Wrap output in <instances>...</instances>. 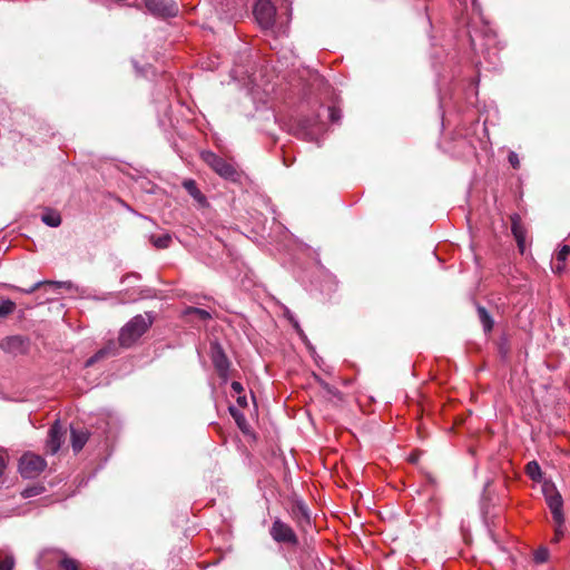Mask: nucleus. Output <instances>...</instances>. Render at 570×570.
Wrapping results in <instances>:
<instances>
[{"label": "nucleus", "instance_id": "bb28decb", "mask_svg": "<svg viewBox=\"0 0 570 570\" xmlns=\"http://www.w3.org/2000/svg\"><path fill=\"white\" fill-rule=\"evenodd\" d=\"M327 111L332 122H337L342 117L340 109L336 107H328Z\"/></svg>", "mask_w": 570, "mask_h": 570}, {"label": "nucleus", "instance_id": "393cba45", "mask_svg": "<svg viewBox=\"0 0 570 570\" xmlns=\"http://www.w3.org/2000/svg\"><path fill=\"white\" fill-rule=\"evenodd\" d=\"M563 523L564 522L554 523L556 527H554V535L552 538V542L557 543L562 538V535H563Z\"/></svg>", "mask_w": 570, "mask_h": 570}, {"label": "nucleus", "instance_id": "4c0bfd02", "mask_svg": "<svg viewBox=\"0 0 570 570\" xmlns=\"http://www.w3.org/2000/svg\"><path fill=\"white\" fill-rule=\"evenodd\" d=\"M429 482H430V488L432 487V484L434 483V481L432 480V478L430 476L429 479Z\"/></svg>", "mask_w": 570, "mask_h": 570}, {"label": "nucleus", "instance_id": "2f4dec72", "mask_svg": "<svg viewBox=\"0 0 570 570\" xmlns=\"http://www.w3.org/2000/svg\"><path fill=\"white\" fill-rule=\"evenodd\" d=\"M423 455V452H415V453H412L410 456H409V460L410 462L412 463H417L419 462V459L420 456Z\"/></svg>", "mask_w": 570, "mask_h": 570}, {"label": "nucleus", "instance_id": "c85d7f7f", "mask_svg": "<svg viewBox=\"0 0 570 570\" xmlns=\"http://www.w3.org/2000/svg\"><path fill=\"white\" fill-rule=\"evenodd\" d=\"M508 160L510 163V165L514 168V169H518L520 167V159L517 155V153L514 151H510L509 153V156H508Z\"/></svg>", "mask_w": 570, "mask_h": 570}, {"label": "nucleus", "instance_id": "9d476101", "mask_svg": "<svg viewBox=\"0 0 570 570\" xmlns=\"http://www.w3.org/2000/svg\"><path fill=\"white\" fill-rule=\"evenodd\" d=\"M212 361L218 375L226 381L228 379L229 361L220 346L213 347Z\"/></svg>", "mask_w": 570, "mask_h": 570}, {"label": "nucleus", "instance_id": "4468645a", "mask_svg": "<svg viewBox=\"0 0 570 570\" xmlns=\"http://www.w3.org/2000/svg\"><path fill=\"white\" fill-rule=\"evenodd\" d=\"M183 187L186 189V191L199 204L204 205L206 204V197L202 194V191L198 189L196 181L193 179H185L183 181Z\"/></svg>", "mask_w": 570, "mask_h": 570}, {"label": "nucleus", "instance_id": "c756f323", "mask_svg": "<svg viewBox=\"0 0 570 570\" xmlns=\"http://www.w3.org/2000/svg\"><path fill=\"white\" fill-rule=\"evenodd\" d=\"M564 269H566V262L556 261V263H553V265H552V271L557 274L563 273Z\"/></svg>", "mask_w": 570, "mask_h": 570}, {"label": "nucleus", "instance_id": "a878e982", "mask_svg": "<svg viewBox=\"0 0 570 570\" xmlns=\"http://www.w3.org/2000/svg\"><path fill=\"white\" fill-rule=\"evenodd\" d=\"M549 553L547 549H539L534 554V560L538 563H543L548 560Z\"/></svg>", "mask_w": 570, "mask_h": 570}, {"label": "nucleus", "instance_id": "f8f14e48", "mask_svg": "<svg viewBox=\"0 0 570 570\" xmlns=\"http://www.w3.org/2000/svg\"><path fill=\"white\" fill-rule=\"evenodd\" d=\"M88 438L89 433L86 430L71 429V445L76 453L82 450Z\"/></svg>", "mask_w": 570, "mask_h": 570}, {"label": "nucleus", "instance_id": "b1692460", "mask_svg": "<svg viewBox=\"0 0 570 570\" xmlns=\"http://www.w3.org/2000/svg\"><path fill=\"white\" fill-rule=\"evenodd\" d=\"M63 570H78V564L73 559L65 558L60 562Z\"/></svg>", "mask_w": 570, "mask_h": 570}, {"label": "nucleus", "instance_id": "39448f33", "mask_svg": "<svg viewBox=\"0 0 570 570\" xmlns=\"http://www.w3.org/2000/svg\"><path fill=\"white\" fill-rule=\"evenodd\" d=\"M254 16L262 28L269 29L275 22L276 8L271 0H257L254 7Z\"/></svg>", "mask_w": 570, "mask_h": 570}, {"label": "nucleus", "instance_id": "6ab92c4d", "mask_svg": "<svg viewBox=\"0 0 570 570\" xmlns=\"http://www.w3.org/2000/svg\"><path fill=\"white\" fill-rule=\"evenodd\" d=\"M229 413H230L232 417L235 420L238 428L244 431L247 425V421H246V417L243 414V412L234 406H230Z\"/></svg>", "mask_w": 570, "mask_h": 570}, {"label": "nucleus", "instance_id": "473e14b6", "mask_svg": "<svg viewBox=\"0 0 570 570\" xmlns=\"http://www.w3.org/2000/svg\"><path fill=\"white\" fill-rule=\"evenodd\" d=\"M237 403H238V405H239V406L245 407V406L247 405L246 396H240V395H239V396L237 397Z\"/></svg>", "mask_w": 570, "mask_h": 570}, {"label": "nucleus", "instance_id": "e433bc0d", "mask_svg": "<svg viewBox=\"0 0 570 570\" xmlns=\"http://www.w3.org/2000/svg\"><path fill=\"white\" fill-rule=\"evenodd\" d=\"M4 468H6L4 459L2 456H0V476L2 475Z\"/></svg>", "mask_w": 570, "mask_h": 570}, {"label": "nucleus", "instance_id": "1a4fd4ad", "mask_svg": "<svg viewBox=\"0 0 570 570\" xmlns=\"http://www.w3.org/2000/svg\"><path fill=\"white\" fill-rule=\"evenodd\" d=\"M28 340L21 335L7 336L0 342V347L10 354H23L28 350Z\"/></svg>", "mask_w": 570, "mask_h": 570}, {"label": "nucleus", "instance_id": "5701e85b", "mask_svg": "<svg viewBox=\"0 0 570 570\" xmlns=\"http://www.w3.org/2000/svg\"><path fill=\"white\" fill-rule=\"evenodd\" d=\"M569 255H570V246L562 245L556 255V261L566 262Z\"/></svg>", "mask_w": 570, "mask_h": 570}, {"label": "nucleus", "instance_id": "f704fd0d", "mask_svg": "<svg viewBox=\"0 0 570 570\" xmlns=\"http://www.w3.org/2000/svg\"><path fill=\"white\" fill-rule=\"evenodd\" d=\"M439 502H440V498L436 494H431L430 493V504L434 503L435 505H438Z\"/></svg>", "mask_w": 570, "mask_h": 570}, {"label": "nucleus", "instance_id": "dca6fc26", "mask_svg": "<svg viewBox=\"0 0 570 570\" xmlns=\"http://www.w3.org/2000/svg\"><path fill=\"white\" fill-rule=\"evenodd\" d=\"M150 242L156 248L164 249L169 247L171 243V236L169 234H163L159 236H150Z\"/></svg>", "mask_w": 570, "mask_h": 570}, {"label": "nucleus", "instance_id": "aec40b11", "mask_svg": "<svg viewBox=\"0 0 570 570\" xmlns=\"http://www.w3.org/2000/svg\"><path fill=\"white\" fill-rule=\"evenodd\" d=\"M16 309V303L10 299L0 301V317H6L13 313Z\"/></svg>", "mask_w": 570, "mask_h": 570}, {"label": "nucleus", "instance_id": "423d86ee", "mask_svg": "<svg viewBox=\"0 0 570 570\" xmlns=\"http://www.w3.org/2000/svg\"><path fill=\"white\" fill-rule=\"evenodd\" d=\"M269 534L274 541L278 543H288V544H297L298 539L295 534L294 530L281 519H276L271 529Z\"/></svg>", "mask_w": 570, "mask_h": 570}, {"label": "nucleus", "instance_id": "ea45409f", "mask_svg": "<svg viewBox=\"0 0 570 570\" xmlns=\"http://www.w3.org/2000/svg\"><path fill=\"white\" fill-rule=\"evenodd\" d=\"M473 4H475V0H472Z\"/></svg>", "mask_w": 570, "mask_h": 570}, {"label": "nucleus", "instance_id": "f3484780", "mask_svg": "<svg viewBox=\"0 0 570 570\" xmlns=\"http://www.w3.org/2000/svg\"><path fill=\"white\" fill-rule=\"evenodd\" d=\"M525 472L533 481H539L542 476L541 468L535 461H531L527 464Z\"/></svg>", "mask_w": 570, "mask_h": 570}, {"label": "nucleus", "instance_id": "f03ea898", "mask_svg": "<svg viewBox=\"0 0 570 570\" xmlns=\"http://www.w3.org/2000/svg\"><path fill=\"white\" fill-rule=\"evenodd\" d=\"M203 160L220 177L225 179L236 180L238 174L236 168L218 155L212 151L202 153Z\"/></svg>", "mask_w": 570, "mask_h": 570}, {"label": "nucleus", "instance_id": "412c9836", "mask_svg": "<svg viewBox=\"0 0 570 570\" xmlns=\"http://www.w3.org/2000/svg\"><path fill=\"white\" fill-rule=\"evenodd\" d=\"M186 314H195L197 317H199L203 321H206L212 317L209 312L202 309V308H197V307H189L186 311Z\"/></svg>", "mask_w": 570, "mask_h": 570}, {"label": "nucleus", "instance_id": "f257e3e1", "mask_svg": "<svg viewBox=\"0 0 570 570\" xmlns=\"http://www.w3.org/2000/svg\"><path fill=\"white\" fill-rule=\"evenodd\" d=\"M151 317L146 315L134 316L120 331L119 344L124 347L131 346L151 326Z\"/></svg>", "mask_w": 570, "mask_h": 570}, {"label": "nucleus", "instance_id": "cd10ccee", "mask_svg": "<svg viewBox=\"0 0 570 570\" xmlns=\"http://www.w3.org/2000/svg\"><path fill=\"white\" fill-rule=\"evenodd\" d=\"M14 566V560L11 557H7L0 561V570H12Z\"/></svg>", "mask_w": 570, "mask_h": 570}, {"label": "nucleus", "instance_id": "0eeeda50", "mask_svg": "<svg viewBox=\"0 0 570 570\" xmlns=\"http://www.w3.org/2000/svg\"><path fill=\"white\" fill-rule=\"evenodd\" d=\"M147 10L158 17H175L178 6L174 0H145Z\"/></svg>", "mask_w": 570, "mask_h": 570}, {"label": "nucleus", "instance_id": "ddd939ff", "mask_svg": "<svg viewBox=\"0 0 570 570\" xmlns=\"http://www.w3.org/2000/svg\"><path fill=\"white\" fill-rule=\"evenodd\" d=\"M41 286H50V287H55V288H60V287H68L69 288L70 287V283H68V282L46 281V282H37L32 286H30L28 288H24V289L20 288V287H13V289L19 291V292H23L26 294H32L33 292H36Z\"/></svg>", "mask_w": 570, "mask_h": 570}, {"label": "nucleus", "instance_id": "58836bf2", "mask_svg": "<svg viewBox=\"0 0 570 570\" xmlns=\"http://www.w3.org/2000/svg\"><path fill=\"white\" fill-rule=\"evenodd\" d=\"M294 326H295V328H296V330H299V327H298V324H297V323H294Z\"/></svg>", "mask_w": 570, "mask_h": 570}, {"label": "nucleus", "instance_id": "20e7f679", "mask_svg": "<svg viewBox=\"0 0 570 570\" xmlns=\"http://www.w3.org/2000/svg\"><path fill=\"white\" fill-rule=\"evenodd\" d=\"M47 463L43 458L33 453H26L19 462V471L23 478H36L46 468Z\"/></svg>", "mask_w": 570, "mask_h": 570}, {"label": "nucleus", "instance_id": "2eb2a0df", "mask_svg": "<svg viewBox=\"0 0 570 570\" xmlns=\"http://www.w3.org/2000/svg\"><path fill=\"white\" fill-rule=\"evenodd\" d=\"M476 312L484 332L490 333L494 325L493 318L491 317L487 308L481 305L476 306Z\"/></svg>", "mask_w": 570, "mask_h": 570}, {"label": "nucleus", "instance_id": "c9c22d12", "mask_svg": "<svg viewBox=\"0 0 570 570\" xmlns=\"http://www.w3.org/2000/svg\"><path fill=\"white\" fill-rule=\"evenodd\" d=\"M129 278H135V279H139L140 276L138 274H130V275H127L122 278V283H125L127 279Z\"/></svg>", "mask_w": 570, "mask_h": 570}, {"label": "nucleus", "instance_id": "72a5a7b5", "mask_svg": "<svg viewBox=\"0 0 570 570\" xmlns=\"http://www.w3.org/2000/svg\"><path fill=\"white\" fill-rule=\"evenodd\" d=\"M35 494H38V492H37V491H33L32 489H27V490H24V492H23V497H24V498H30V497H32V495H35Z\"/></svg>", "mask_w": 570, "mask_h": 570}, {"label": "nucleus", "instance_id": "9b49d317", "mask_svg": "<svg viewBox=\"0 0 570 570\" xmlns=\"http://www.w3.org/2000/svg\"><path fill=\"white\" fill-rule=\"evenodd\" d=\"M63 442V430L59 422H55V424L50 428L48 432L47 440V452L55 454L59 451L61 444Z\"/></svg>", "mask_w": 570, "mask_h": 570}, {"label": "nucleus", "instance_id": "6e6552de", "mask_svg": "<svg viewBox=\"0 0 570 570\" xmlns=\"http://www.w3.org/2000/svg\"><path fill=\"white\" fill-rule=\"evenodd\" d=\"M510 220H511V232L517 242L519 252L521 254H524L528 228H527L525 224L522 222L521 216L519 214H512L510 216Z\"/></svg>", "mask_w": 570, "mask_h": 570}, {"label": "nucleus", "instance_id": "7c9ffc66", "mask_svg": "<svg viewBox=\"0 0 570 570\" xmlns=\"http://www.w3.org/2000/svg\"><path fill=\"white\" fill-rule=\"evenodd\" d=\"M232 390L237 394H240L244 391L243 385L237 381L232 382Z\"/></svg>", "mask_w": 570, "mask_h": 570}, {"label": "nucleus", "instance_id": "7ed1b4c3", "mask_svg": "<svg viewBox=\"0 0 570 570\" xmlns=\"http://www.w3.org/2000/svg\"><path fill=\"white\" fill-rule=\"evenodd\" d=\"M542 492L551 511L553 522H564V515L562 511L563 500L561 494L557 491L556 487L551 483H544L542 487Z\"/></svg>", "mask_w": 570, "mask_h": 570}, {"label": "nucleus", "instance_id": "a211bd4d", "mask_svg": "<svg viewBox=\"0 0 570 570\" xmlns=\"http://www.w3.org/2000/svg\"><path fill=\"white\" fill-rule=\"evenodd\" d=\"M41 219L50 227H58L61 224V217L57 212H48L42 215Z\"/></svg>", "mask_w": 570, "mask_h": 570}, {"label": "nucleus", "instance_id": "4be33fe9", "mask_svg": "<svg viewBox=\"0 0 570 570\" xmlns=\"http://www.w3.org/2000/svg\"><path fill=\"white\" fill-rule=\"evenodd\" d=\"M108 354H109V351L107 348H101L95 355H92L90 358L87 360L86 366H91L99 360L106 357Z\"/></svg>", "mask_w": 570, "mask_h": 570}]
</instances>
